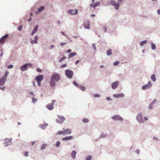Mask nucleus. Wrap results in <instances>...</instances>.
Listing matches in <instances>:
<instances>
[{
  "instance_id": "nucleus-62",
  "label": "nucleus",
  "mask_w": 160,
  "mask_h": 160,
  "mask_svg": "<svg viewBox=\"0 0 160 160\" xmlns=\"http://www.w3.org/2000/svg\"><path fill=\"white\" fill-rule=\"evenodd\" d=\"M62 34L63 35H64V36H65V33L64 32H62Z\"/></svg>"
},
{
  "instance_id": "nucleus-23",
  "label": "nucleus",
  "mask_w": 160,
  "mask_h": 160,
  "mask_svg": "<svg viewBox=\"0 0 160 160\" xmlns=\"http://www.w3.org/2000/svg\"><path fill=\"white\" fill-rule=\"evenodd\" d=\"M76 55L77 53L75 52L71 53L69 54L68 58H70Z\"/></svg>"
},
{
  "instance_id": "nucleus-57",
  "label": "nucleus",
  "mask_w": 160,
  "mask_h": 160,
  "mask_svg": "<svg viewBox=\"0 0 160 160\" xmlns=\"http://www.w3.org/2000/svg\"><path fill=\"white\" fill-rule=\"evenodd\" d=\"M103 28L105 32H106L107 30V28L106 27H103Z\"/></svg>"
},
{
  "instance_id": "nucleus-36",
  "label": "nucleus",
  "mask_w": 160,
  "mask_h": 160,
  "mask_svg": "<svg viewBox=\"0 0 160 160\" xmlns=\"http://www.w3.org/2000/svg\"><path fill=\"white\" fill-rule=\"evenodd\" d=\"M93 96L95 98L99 97H100V95L98 94H94L93 95Z\"/></svg>"
},
{
  "instance_id": "nucleus-51",
  "label": "nucleus",
  "mask_w": 160,
  "mask_h": 160,
  "mask_svg": "<svg viewBox=\"0 0 160 160\" xmlns=\"http://www.w3.org/2000/svg\"><path fill=\"white\" fill-rule=\"evenodd\" d=\"M71 51L72 50H71V49H69L68 50H67V53H70V52H71Z\"/></svg>"
},
{
  "instance_id": "nucleus-10",
  "label": "nucleus",
  "mask_w": 160,
  "mask_h": 160,
  "mask_svg": "<svg viewBox=\"0 0 160 160\" xmlns=\"http://www.w3.org/2000/svg\"><path fill=\"white\" fill-rule=\"evenodd\" d=\"M8 36V34H6L4 36L2 37L0 39V42L1 43H3Z\"/></svg>"
},
{
  "instance_id": "nucleus-37",
  "label": "nucleus",
  "mask_w": 160,
  "mask_h": 160,
  "mask_svg": "<svg viewBox=\"0 0 160 160\" xmlns=\"http://www.w3.org/2000/svg\"><path fill=\"white\" fill-rule=\"evenodd\" d=\"M60 142L59 141H58L57 142L56 144V146L57 147H58L60 145Z\"/></svg>"
},
{
  "instance_id": "nucleus-53",
  "label": "nucleus",
  "mask_w": 160,
  "mask_h": 160,
  "mask_svg": "<svg viewBox=\"0 0 160 160\" xmlns=\"http://www.w3.org/2000/svg\"><path fill=\"white\" fill-rule=\"evenodd\" d=\"M158 13L160 15V9H158L157 11Z\"/></svg>"
},
{
  "instance_id": "nucleus-13",
  "label": "nucleus",
  "mask_w": 160,
  "mask_h": 160,
  "mask_svg": "<svg viewBox=\"0 0 160 160\" xmlns=\"http://www.w3.org/2000/svg\"><path fill=\"white\" fill-rule=\"evenodd\" d=\"M43 78V76L42 75H38L36 77L35 79L37 82H41Z\"/></svg>"
},
{
  "instance_id": "nucleus-55",
  "label": "nucleus",
  "mask_w": 160,
  "mask_h": 160,
  "mask_svg": "<svg viewBox=\"0 0 160 160\" xmlns=\"http://www.w3.org/2000/svg\"><path fill=\"white\" fill-rule=\"evenodd\" d=\"M40 82H37L38 84V85L39 86H41Z\"/></svg>"
},
{
  "instance_id": "nucleus-2",
  "label": "nucleus",
  "mask_w": 160,
  "mask_h": 160,
  "mask_svg": "<svg viewBox=\"0 0 160 160\" xmlns=\"http://www.w3.org/2000/svg\"><path fill=\"white\" fill-rule=\"evenodd\" d=\"M65 74L68 78H71L73 75V72L72 71L69 69H67L65 71Z\"/></svg>"
},
{
  "instance_id": "nucleus-24",
  "label": "nucleus",
  "mask_w": 160,
  "mask_h": 160,
  "mask_svg": "<svg viewBox=\"0 0 160 160\" xmlns=\"http://www.w3.org/2000/svg\"><path fill=\"white\" fill-rule=\"evenodd\" d=\"M38 29V26L37 25L36 26L34 29L33 30L31 35H33L34 33H35L37 31Z\"/></svg>"
},
{
  "instance_id": "nucleus-19",
  "label": "nucleus",
  "mask_w": 160,
  "mask_h": 160,
  "mask_svg": "<svg viewBox=\"0 0 160 160\" xmlns=\"http://www.w3.org/2000/svg\"><path fill=\"white\" fill-rule=\"evenodd\" d=\"M100 5V3L99 2H97L96 3L92 4H90V6L91 7H92L93 8H95L99 6Z\"/></svg>"
},
{
  "instance_id": "nucleus-52",
  "label": "nucleus",
  "mask_w": 160,
  "mask_h": 160,
  "mask_svg": "<svg viewBox=\"0 0 160 160\" xmlns=\"http://www.w3.org/2000/svg\"><path fill=\"white\" fill-rule=\"evenodd\" d=\"M79 62V60H77L75 62V64L76 65V64H78Z\"/></svg>"
},
{
  "instance_id": "nucleus-26",
  "label": "nucleus",
  "mask_w": 160,
  "mask_h": 160,
  "mask_svg": "<svg viewBox=\"0 0 160 160\" xmlns=\"http://www.w3.org/2000/svg\"><path fill=\"white\" fill-rule=\"evenodd\" d=\"M151 79L153 81H156V78L154 74H152L151 77Z\"/></svg>"
},
{
  "instance_id": "nucleus-45",
  "label": "nucleus",
  "mask_w": 160,
  "mask_h": 160,
  "mask_svg": "<svg viewBox=\"0 0 160 160\" xmlns=\"http://www.w3.org/2000/svg\"><path fill=\"white\" fill-rule=\"evenodd\" d=\"M56 102V101L55 100H52V103L51 104L53 105L54 104V103Z\"/></svg>"
},
{
  "instance_id": "nucleus-11",
  "label": "nucleus",
  "mask_w": 160,
  "mask_h": 160,
  "mask_svg": "<svg viewBox=\"0 0 160 160\" xmlns=\"http://www.w3.org/2000/svg\"><path fill=\"white\" fill-rule=\"evenodd\" d=\"M151 86H152V84H151V82L150 81H149L148 82V84H147L146 85L143 86L142 87V89H148V88H150V87H151Z\"/></svg>"
},
{
  "instance_id": "nucleus-49",
  "label": "nucleus",
  "mask_w": 160,
  "mask_h": 160,
  "mask_svg": "<svg viewBox=\"0 0 160 160\" xmlns=\"http://www.w3.org/2000/svg\"><path fill=\"white\" fill-rule=\"evenodd\" d=\"M22 26H20L18 28V29L20 31L22 30Z\"/></svg>"
},
{
  "instance_id": "nucleus-34",
  "label": "nucleus",
  "mask_w": 160,
  "mask_h": 160,
  "mask_svg": "<svg viewBox=\"0 0 160 160\" xmlns=\"http://www.w3.org/2000/svg\"><path fill=\"white\" fill-rule=\"evenodd\" d=\"M47 146V144H43L42 145L41 148V149H43L45 148L46 146Z\"/></svg>"
},
{
  "instance_id": "nucleus-21",
  "label": "nucleus",
  "mask_w": 160,
  "mask_h": 160,
  "mask_svg": "<svg viewBox=\"0 0 160 160\" xmlns=\"http://www.w3.org/2000/svg\"><path fill=\"white\" fill-rule=\"evenodd\" d=\"M76 152L75 151H73L71 154L72 157L73 159H75L76 158Z\"/></svg>"
},
{
  "instance_id": "nucleus-9",
  "label": "nucleus",
  "mask_w": 160,
  "mask_h": 160,
  "mask_svg": "<svg viewBox=\"0 0 160 160\" xmlns=\"http://www.w3.org/2000/svg\"><path fill=\"white\" fill-rule=\"evenodd\" d=\"M111 3L112 5L115 7V8L116 9H118L119 8V5L118 3H117L115 1H111Z\"/></svg>"
},
{
  "instance_id": "nucleus-29",
  "label": "nucleus",
  "mask_w": 160,
  "mask_h": 160,
  "mask_svg": "<svg viewBox=\"0 0 160 160\" xmlns=\"http://www.w3.org/2000/svg\"><path fill=\"white\" fill-rule=\"evenodd\" d=\"M107 54L108 55H110L112 54V50L111 49L108 50L107 52Z\"/></svg>"
},
{
  "instance_id": "nucleus-61",
  "label": "nucleus",
  "mask_w": 160,
  "mask_h": 160,
  "mask_svg": "<svg viewBox=\"0 0 160 160\" xmlns=\"http://www.w3.org/2000/svg\"><path fill=\"white\" fill-rule=\"evenodd\" d=\"M136 152L138 153V154L139 153V150H136Z\"/></svg>"
},
{
  "instance_id": "nucleus-48",
  "label": "nucleus",
  "mask_w": 160,
  "mask_h": 160,
  "mask_svg": "<svg viewBox=\"0 0 160 160\" xmlns=\"http://www.w3.org/2000/svg\"><path fill=\"white\" fill-rule=\"evenodd\" d=\"M37 71L38 72H41L42 70L40 68H37Z\"/></svg>"
},
{
  "instance_id": "nucleus-42",
  "label": "nucleus",
  "mask_w": 160,
  "mask_h": 160,
  "mask_svg": "<svg viewBox=\"0 0 160 160\" xmlns=\"http://www.w3.org/2000/svg\"><path fill=\"white\" fill-rule=\"evenodd\" d=\"M8 73H9L8 72V71H6L5 73V75L4 76H6V78H7V76L8 75Z\"/></svg>"
},
{
  "instance_id": "nucleus-56",
  "label": "nucleus",
  "mask_w": 160,
  "mask_h": 160,
  "mask_svg": "<svg viewBox=\"0 0 160 160\" xmlns=\"http://www.w3.org/2000/svg\"><path fill=\"white\" fill-rule=\"evenodd\" d=\"M65 43L62 42V43H60V44L61 46H63V45H65Z\"/></svg>"
},
{
  "instance_id": "nucleus-38",
  "label": "nucleus",
  "mask_w": 160,
  "mask_h": 160,
  "mask_svg": "<svg viewBox=\"0 0 160 160\" xmlns=\"http://www.w3.org/2000/svg\"><path fill=\"white\" fill-rule=\"evenodd\" d=\"M119 63V62L116 61L114 63L113 65L114 66H117L118 65V64Z\"/></svg>"
},
{
  "instance_id": "nucleus-46",
  "label": "nucleus",
  "mask_w": 160,
  "mask_h": 160,
  "mask_svg": "<svg viewBox=\"0 0 160 160\" xmlns=\"http://www.w3.org/2000/svg\"><path fill=\"white\" fill-rule=\"evenodd\" d=\"M122 0H118V4L119 5L122 2Z\"/></svg>"
},
{
  "instance_id": "nucleus-33",
  "label": "nucleus",
  "mask_w": 160,
  "mask_h": 160,
  "mask_svg": "<svg viewBox=\"0 0 160 160\" xmlns=\"http://www.w3.org/2000/svg\"><path fill=\"white\" fill-rule=\"evenodd\" d=\"M79 88L82 91H84L85 90V88L84 86H79Z\"/></svg>"
},
{
  "instance_id": "nucleus-17",
  "label": "nucleus",
  "mask_w": 160,
  "mask_h": 160,
  "mask_svg": "<svg viewBox=\"0 0 160 160\" xmlns=\"http://www.w3.org/2000/svg\"><path fill=\"white\" fill-rule=\"evenodd\" d=\"M27 64H26L21 67V69L22 71H23L26 70L27 68Z\"/></svg>"
},
{
  "instance_id": "nucleus-54",
  "label": "nucleus",
  "mask_w": 160,
  "mask_h": 160,
  "mask_svg": "<svg viewBox=\"0 0 160 160\" xmlns=\"http://www.w3.org/2000/svg\"><path fill=\"white\" fill-rule=\"evenodd\" d=\"M5 88V87H0V88L1 90H3Z\"/></svg>"
},
{
  "instance_id": "nucleus-44",
  "label": "nucleus",
  "mask_w": 160,
  "mask_h": 160,
  "mask_svg": "<svg viewBox=\"0 0 160 160\" xmlns=\"http://www.w3.org/2000/svg\"><path fill=\"white\" fill-rule=\"evenodd\" d=\"M32 102H33L37 101V99L35 98H32Z\"/></svg>"
},
{
  "instance_id": "nucleus-35",
  "label": "nucleus",
  "mask_w": 160,
  "mask_h": 160,
  "mask_svg": "<svg viewBox=\"0 0 160 160\" xmlns=\"http://www.w3.org/2000/svg\"><path fill=\"white\" fill-rule=\"evenodd\" d=\"M83 122L86 123L88 122L89 121V120L87 118H84L83 119Z\"/></svg>"
},
{
  "instance_id": "nucleus-15",
  "label": "nucleus",
  "mask_w": 160,
  "mask_h": 160,
  "mask_svg": "<svg viewBox=\"0 0 160 160\" xmlns=\"http://www.w3.org/2000/svg\"><path fill=\"white\" fill-rule=\"evenodd\" d=\"M63 130H64L65 135L71 134L72 132L71 130L70 129H67L65 130V129L63 128Z\"/></svg>"
},
{
  "instance_id": "nucleus-8",
  "label": "nucleus",
  "mask_w": 160,
  "mask_h": 160,
  "mask_svg": "<svg viewBox=\"0 0 160 160\" xmlns=\"http://www.w3.org/2000/svg\"><path fill=\"white\" fill-rule=\"evenodd\" d=\"M12 144L11 140L10 139H5L4 145L5 146H7L9 145Z\"/></svg>"
},
{
  "instance_id": "nucleus-40",
  "label": "nucleus",
  "mask_w": 160,
  "mask_h": 160,
  "mask_svg": "<svg viewBox=\"0 0 160 160\" xmlns=\"http://www.w3.org/2000/svg\"><path fill=\"white\" fill-rule=\"evenodd\" d=\"M13 66L12 65H9L8 67V68H13Z\"/></svg>"
},
{
  "instance_id": "nucleus-30",
  "label": "nucleus",
  "mask_w": 160,
  "mask_h": 160,
  "mask_svg": "<svg viewBox=\"0 0 160 160\" xmlns=\"http://www.w3.org/2000/svg\"><path fill=\"white\" fill-rule=\"evenodd\" d=\"M151 47L152 48V49H155L156 48V46L153 43H151Z\"/></svg>"
},
{
  "instance_id": "nucleus-22",
  "label": "nucleus",
  "mask_w": 160,
  "mask_h": 160,
  "mask_svg": "<svg viewBox=\"0 0 160 160\" xmlns=\"http://www.w3.org/2000/svg\"><path fill=\"white\" fill-rule=\"evenodd\" d=\"M38 38L37 36H36L35 38V39L34 40H32L31 41L32 43H37Z\"/></svg>"
},
{
  "instance_id": "nucleus-20",
  "label": "nucleus",
  "mask_w": 160,
  "mask_h": 160,
  "mask_svg": "<svg viewBox=\"0 0 160 160\" xmlns=\"http://www.w3.org/2000/svg\"><path fill=\"white\" fill-rule=\"evenodd\" d=\"M72 136H70L69 137H66L65 138H63L62 139V141H64V140L67 141V140H69L72 139Z\"/></svg>"
},
{
  "instance_id": "nucleus-14",
  "label": "nucleus",
  "mask_w": 160,
  "mask_h": 160,
  "mask_svg": "<svg viewBox=\"0 0 160 160\" xmlns=\"http://www.w3.org/2000/svg\"><path fill=\"white\" fill-rule=\"evenodd\" d=\"M118 81H116L113 82L112 84V87L113 89H115L118 86Z\"/></svg>"
},
{
  "instance_id": "nucleus-31",
  "label": "nucleus",
  "mask_w": 160,
  "mask_h": 160,
  "mask_svg": "<svg viewBox=\"0 0 160 160\" xmlns=\"http://www.w3.org/2000/svg\"><path fill=\"white\" fill-rule=\"evenodd\" d=\"M47 125H46V124H41L40 126V127L42 128V129H44V128L46 127V126H47Z\"/></svg>"
},
{
  "instance_id": "nucleus-63",
  "label": "nucleus",
  "mask_w": 160,
  "mask_h": 160,
  "mask_svg": "<svg viewBox=\"0 0 160 160\" xmlns=\"http://www.w3.org/2000/svg\"><path fill=\"white\" fill-rule=\"evenodd\" d=\"M54 47V45H52L51 46V48H52L53 47Z\"/></svg>"
},
{
  "instance_id": "nucleus-5",
  "label": "nucleus",
  "mask_w": 160,
  "mask_h": 160,
  "mask_svg": "<svg viewBox=\"0 0 160 160\" xmlns=\"http://www.w3.org/2000/svg\"><path fill=\"white\" fill-rule=\"evenodd\" d=\"M68 12L70 14L73 15L76 14L78 13V10L77 9H75L73 10L70 9L69 10Z\"/></svg>"
},
{
  "instance_id": "nucleus-50",
  "label": "nucleus",
  "mask_w": 160,
  "mask_h": 160,
  "mask_svg": "<svg viewBox=\"0 0 160 160\" xmlns=\"http://www.w3.org/2000/svg\"><path fill=\"white\" fill-rule=\"evenodd\" d=\"M28 66L29 67H32V64L31 63H28L27 64V66Z\"/></svg>"
},
{
  "instance_id": "nucleus-59",
  "label": "nucleus",
  "mask_w": 160,
  "mask_h": 160,
  "mask_svg": "<svg viewBox=\"0 0 160 160\" xmlns=\"http://www.w3.org/2000/svg\"><path fill=\"white\" fill-rule=\"evenodd\" d=\"M144 118L145 120H146V121H147V120H148V119L146 117H145Z\"/></svg>"
},
{
  "instance_id": "nucleus-1",
  "label": "nucleus",
  "mask_w": 160,
  "mask_h": 160,
  "mask_svg": "<svg viewBox=\"0 0 160 160\" xmlns=\"http://www.w3.org/2000/svg\"><path fill=\"white\" fill-rule=\"evenodd\" d=\"M60 79V75L57 73H55L52 76L50 80V85L52 87L54 86L55 85V82H58Z\"/></svg>"
},
{
  "instance_id": "nucleus-3",
  "label": "nucleus",
  "mask_w": 160,
  "mask_h": 160,
  "mask_svg": "<svg viewBox=\"0 0 160 160\" xmlns=\"http://www.w3.org/2000/svg\"><path fill=\"white\" fill-rule=\"evenodd\" d=\"M58 118L56 119V121L58 123L61 124L65 120V118L62 116L58 115Z\"/></svg>"
},
{
  "instance_id": "nucleus-27",
  "label": "nucleus",
  "mask_w": 160,
  "mask_h": 160,
  "mask_svg": "<svg viewBox=\"0 0 160 160\" xmlns=\"http://www.w3.org/2000/svg\"><path fill=\"white\" fill-rule=\"evenodd\" d=\"M147 42V41H146V40L143 41L141 42L140 43V45L141 46H142L143 45H144Z\"/></svg>"
},
{
  "instance_id": "nucleus-25",
  "label": "nucleus",
  "mask_w": 160,
  "mask_h": 160,
  "mask_svg": "<svg viewBox=\"0 0 160 160\" xmlns=\"http://www.w3.org/2000/svg\"><path fill=\"white\" fill-rule=\"evenodd\" d=\"M44 9V7L43 6L41 7L38 10V12H37V13H38V12H41L43 11Z\"/></svg>"
},
{
  "instance_id": "nucleus-12",
  "label": "nucleus",
  "mask_w": 160,
  "mask_h": 160,
  "mask_svg": "<svg viewBox=\"0 0 160 160\" xmlns=\"http://www.w3.org/2000/svg\"><path fill=\"white\" fill-rule=\"evenodd\" d=\"M84 27L86 29H89L90 28V22L88 21H85L84 24Z\"/></svg>"
},
{
  "instance_id": "nucleus-7",
  "label": "nucleus",
  "mask_w": 160,
  "mask_h": 160,
  "mask_svg": "<svg viewBox=\"0 0 160 160\" xmlns=\"http://www.w3.org/2000/svg\"><path fill=\"white\" fill-rule=\"evenodd\" d=\"M7 79L6 76L2 77L0 79V85L1 86L3 85L4 84Z\"/></svg>"
},
{
  "instance_id": "nucleus-58",
  "label": "nucleus",
  "mask_w": 160,
  "mask_h": 160,
  "mask_svg": "<svg viewBox=\"0 0 160 160\" xmlns=\"http://www.w3.org/2000/svg\"><path fill=\"white\" fill-rule=\"evenodd\" d=\"M30 94L32 95H33V93L31 92H30Z\"/></svg>"
},
{
  "instance_id": "nucleus-41",
  "label": "nucleus",
  "mask_w": 160,
  "mask_h": 160,
  "mask_svg": "<svg viewBox=\"0 0 160 160\" xmlns=\"http://www.w3.org/2000/svg\"><path fill=\"white\" fill-rule=\"evenodd\" d=\"M66 66H67V64H64L63 65L61 66H60V68H64V67H65Z\"/></svg>"
},
{
  "instance_id": "nucleus-32",
  "label": "nucleus",
  "mask_w": 160,
  "mask_h": 160,
  "mask_svg": "<svg viewBox=\"0 0 160 160\" xmlns=\"http://www.w3.org/2000/svg\"><path fill=\"white\" fill-rule=\"evenodd\" d=\"M92 158V156L90 155L88 156L86 158V160H91Z\"/></svg>"
},
{
  "instance_id": "nucleus-43",
  "label": "nucleus",
  "mask_w": 160,
  "mask_h": 160,
  "mask_svg": "<svg viewBox=\"0 0 160 160\" xmlns=\"http://www.w3.org/2000/svg\"><path fill=\"white\" fill-rule=\"evenodd\" d=\"M73 84L75 86H78V84H77V82L76 81H73Z\"/></svg>"
},
{
  "instance_id": "nucleus-28",
  "label": "nucleus",
  "mask_w": 160,
  "mask_h": 160,
  "mask_svg": "<svg viewBox=\"0 0 160 160\" xmlns=\"http://www.w3.org/2000/svg\"><path fill=\"white\" fill-rule=\"evenodd\" d=\"M58 134H59V135H61V134L65 135L64 130H63L62 131H58Z\"/></svg>"
},
{
  "instance_id": "nucleus-6",
  "label": "nucleus",
  "mask_w": 160,
  "mask_h": 160,
  "mask_svg": "<svg viewBox=\"0 0 160 160\" xmlns=\"http://www.w3.org/2000/svg\"><path fill=\"white\" fill-rule=\"evenodd\" d=\"M112 118L115 120H118L121 121L123 120L122 118L120 116L118 115L112 116Z\"/></svg>"
},
{
  "instance_id": "nucleus-47",
  "label": "nucleus",
  "mask_w": 160,
  "mask_h": 160,
  "mask_svg": "<svg viewBox=\"0 0 160 160\" xmlns=\"http://www.w3.org/2000/svg\"><path fill=\"white\" fill-rule=\"evenodd\" d=\"M25 155L27 157L28 156V152H25Z\"/></svg>"
},
{
  "instance_id": "nucleus-64",
  "label": "nucleus",
  "mask_w": 160,
  "mask_h": 160,
  "mask_svg": "<svg viewBox=\"0 0 160 160\" xmlns=\"http://www.w3.org/2000/svg\"><path fill=\"white\" fill-rule=\"evenodd\" d=\"M34 143H35V142H32V145H33L34 144Z\"/></svg>"
},
{
  "instance_id": "nucleus-18",
  "label": "nucleus",
  "mask_w": 160,
  "mask_h": 160,
  "mask_svg": "<svg viewBox=\"0 0 160 160\" xmlns=\"http://www.w3.org/2000/svg\"><path fill=\"white\" fill-rule=\"evenodd\" d=\"M47 107L49 110H52L53 109V105L51 103L48 104Z\"/></svg>"
},
{
  "instance_id": "nucleus-60",
  "label": "nucleus",
  "mask_w": 160,
  "mask_h": 160,
  "mask_svg": "<svg viewBox=\"0 0 160 160\" xmlns=\"http://www.w3.org/2000/svg\"><path fill=\"white\" fill-rule=\"evenodd\" d=\"M95 15L94 14H92L91 15V16L92 17H95Z\"/></svg>"
},
{
  "instance_id": "nucleus-39",
  "label": "nucleus",
  "mask_w": 160,
  "mask_h": 160,
  "mask_svg": "<svg viewBox=\"0 0 160 160\" xmlns=\"http://www.w3.org/2000/svg\"><path fill=\"white\" fill-rule=\"evenodd\" d=\"M66 58L65 57H62V58L60 59L59 61V62H61V61H63V60H64L66 59Z\"/></svg>"
},
{
  "instance_id": "nucleus-4",
  "label": "nucleus",
  "mask_w": 160,
  "mask_h": 160,
  "mask_svg": "<svg viewBox=\"0 0 160 160\" xmlns=\"http://www.w3.org/2000/svg\"><path fill=\"white\" fill-rule=\"evenodd\" d=\"M137 119L140 123L144 122V121L143 120V116L141 113H140L137 116Z\"/></svg>"
},
{
  "instance_id": "nucleus-16",
  "label": "nucleus",
  "mask_w": 160,
  "mask_h": 160,
  "mask_svg": "<svg viewBox=\"0 0 160 160\" xmlns=\"http://www.w3.org/2000/svg\"><path fill=\"white\" fill-rule=\"evenodd\" d=\"M124 95V94L123 93H120L114 94L113 96L114 97L118 98L119 97H123Z\"/></svg>"
}]
</instances>
